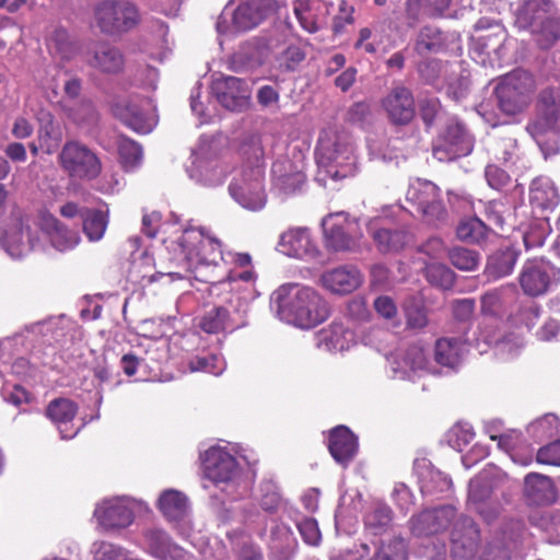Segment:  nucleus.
<instances>
[{
    "label": "nucleus",
    "mask_w": 560,
    "mask_h": 560,
    "mask_svg": "<svg viewBox=\"0 0 560 560\" xmlns=\"http://www.w3.org/2000/svg\"><path fill=\"white\" fill-rule=\"evenodd\" d=\"M0 245L12 257L21 258L39 247V240L30 225V218L20 209L11 213L1 237Z\"/></svg>",
    "instance_id": "obj_11"
},
{
    "label": "nucleus",
    "mask_w": 560,
    "mask_h": 560,
    "mask_svg": "<svg viewBox=\"0 0 560 560\" xmlns=\"http://www.w3.org/2000/svg\"><path fill=\"white\" fill-rule=\"evenodd\" d=\"M226 16H231L232 25L236 31H248L257 26L265 18L264 10L258 0H250L240 3L234 10L230 11L225 8L217 23L219 33H225Z\"/></svg>",
    "instance_id": "obj_24"
},
{
    "label": "nucleus",
    "mask_w": 560,
    "mask_h": 560,
    "mask_svg": "<svg viewBox=\"0 0 560 560\" xmlns=\"http://www.w3.org/2000/svg\"><path fill=\"white\" fill-rule=\"evenodd\" d=\"M371 234L377 249L382 253L398 252L410 241L409 233L404 229L371 228Z\"/></svg>",
    "instance_id": "obj_38"
},
{
    "label": "nucleus",
    "mask_w": 560,
    "mask_h": 560,
    "mask_svg": "<svg viewBox=\"0 0 560 560\" xmlns=\"http://www.w3.org/2000/svg\"><path fill=\"white\" fill-rule=\"evenodd\" d=\"M557 281L552 267L542 262H527L520 275V284L526 295L539 296Z\"/></svg>",
    "instance_id": "obj_23"
},
{
    "label": "nucleus",
    "mask_w": 560,
    "mask_h": 560,
    "mask_svg": "<svg viewBox=\"0 0 560 560\" xmlns=\"http://www.w3.org/2000/svg\"><path fill=\"white\" fill-rule=\"evenodd\" d=\"M125 59L121 51L109 44L96 46L90 65L103 72L116 73L124 67Z\"/></svg>",
    "instance_id": "obj_40"
},
{
    "label": "nucleus",
    "mask_w": 560,
    "mask_h": 560,
    "mask_svg": "<svg viewBox=\"0 0 560 560\" xmlns=\"http://www.w3.org/2000/svg\"><path fill=\"white\" fill-rule=\"evenodd\" d=\"M455 509L444 505L434 510H427L410 520L411 532L416 536H427L445 529L455 517Z\"/></svg>",
    "instance_id": "obj_27"
},
{
    "label": "nucleus",
    "mask_w": 560,
    "mask_h": 560,
    "mask_svg": "<svg viewBox=\"0 0 560 560\" xmlns=\"http://www.w3.org/2000/svg\"><path fill=\"white\" fill-rule=\"evenodd\" d=\"M188 268L195 272L198 280L211 285L218 283L217 270L221 269L223 255L220 242L210 235H206L205 229H186L178 238Z\"/></svg>",
    "instance_id": "obj_3"
},
{
    "label": "nucleus",
    "mask_w": 560,
    "mask_h": 560,
    "mask_svg": "<svg viewBox=\"0 0 560 560\" xmlns=\"http://www.w3.org/2000/svg\"><path fill=\"white\" fill-rule=\"evenodd\" d=\"M271 173L275 185L284 194H293L305 183V174L299 170H292L289 161H278L273 163Z\"/></svg>",
    "instance_id": "obj_36"
},
{
    "label": "nucleus",
    "mask_w": 560,
    "mask_h": 560,
    "mask_svg": "<svg viewBox=\"0 0 560 560\" xmlns=\"http://www.w3.org/2000/svg\"><path fill=\"white\" fill-rule=\"evenodd\" d=\"M552 0H520L514 10L515 24L527 30L540 48L548 49L560 39V16Z\"/></svg>",
    "instance_id": "obj_5"
},
{
    "label": "nucleus",
    "mask_w": 560,
    "mask_h": 560,
    "mask_svg": "<svg viewBox=\"0 0 560 560\" xmlns=\"http://www.w3.org/2000/svg\"><path fill=\"white\" fill-rule=\"evenodd\" d=\"M328 448L337 463L347 466L357 454L358 440L347 427L339 425L330 432Z\"/></svg>",
    "instance_id": "obj_29"
},
{
    "label": "nucleus",
    "mask_w": 560,
    "mask_h": 560,
    "mask_svg": "<svg viewBox=\"0 0 560 560\" xmlns=\"http://www.w3.org/2000/svg\"><path fill=\"white\" fill-rule=\"evenodd\" d=\"M61 170L71 178L93 180L102 172V162L97 154L80 141H67L59 154Z\"/></svg>",
    "instance_id": "obj_8"
},
{
    "label": "nucleus",
    "mask_w": 560,
    "mask_h": 560,
    "mask_svg": "<svg viewBox=\"0 0 560 560\" xmlns=\"http://www.w3.org/2000/svg\"><path fill=\"white\" fill-rule=\"evenodd\" d=\"M159 509L168 521H179L188 513V498L180 491L165 490L159 498Z\"/></svg>",
    "instance_id": "obj_41"
},
{
    "label": "nucleus",
    "mask_w": 560,
    "mask_h": 560,
    "mask_svg": "<svg viewBox=\"0 0 560 560\" xmlns=\"http://www.w3.org/2000/svg\"><path fill=\"white\" fill-rule=\"evenodd\" d=\"M318 165L317 180L326 184L352 176L357 170V158L349 136L336 128L324 129L316 145Z\"/></svg>",
    "instance_id": "obj_2"
},
{
    "label": "nucleus",
    "mask_w": 560,
    "mask_h": 560,
    "mask_svg": "<svg viewBox=\"0 0 560 560\" xmlns=\"http://www.w3.org/2000/svg\"><path fill=\"white\" fill-rule=\"evenodd\" d=\"M374 560H407L404 539L395 538L388 545L382 546L374 556Z\"/></svg>",
    "instance_id": "obj_55"
},
{
    "label": "nucleus",
    "mask_w": 560,
    "mask_h": 560,
    "mask_svg": "<svg viewBox=\"0 0 560 560\" xmlns=\"http://www.w3.org/2000/svg\"><path fill=\"white\" fill-rule=\"evenodd\" d=\"M264 178L262 164L243 165L229 186L231 197L244 209L261 210L267 202Z\"/></svg>",
    "instance_id": "obj_7"
},
{
    "label": "nucleus",
    "mask_w": 560,
    "mask_h": 560,
    "mask_svg": "<svg viewBox=\"0 0 560 560\" xmlns=\"http://www.w3.org/2000/svg\"><path fill=\"white\" fill-rule=\"evenodd\" d=\"M212 92L218 102L229 110H242L250 96L247 82L235 77H220L213 81Z\"/></svg>",
    "instance_id": "obj_21"
},
{
    "label": "nucleus",
    "mask_w": 560,
    "mask_h": 560,
    "mask_svg": "<svg viewBox=\"0 0 560 560\" xmlns=\"http://www.w3.org/2000/svg\"><path fill=\"white\" fill-rule=\"evenodd\" d=\"M229 172L230 167L226 164L215 158H206L201 150L196 153L195 160L188 168L190 178L208 187L221 185Z\"/></svg>",
    "instance_id": "obj_26"
},
{
    "label": "nucleus",
    "mask_w": 560,
    "mask_h": 560,
    "mask_svg": "<svg viewBox=\"0 0 560 560\" xmlns=\"http://www.w3.org/2000/svg\"><path fill=\"white\" fill-rule=\"evenodd\" d=\"M203 471L215 486L232 483L241 474L235 457L220 446H212L205 453Z\"/></svg>",
    "instance_id": "obj_16"
},
{
    "label": "nucleus",
    "mask_w": 560,
    "mask_h": 560,
    "mask_svg": "<svg viewBox=\"0 0 560 560\" xmlns=\"http://www.w3.org/2000/svg\"><path fill=\"white\" fill-rule=\"evenodd\" d=\"M210 294L221 300L222 305L207 312L199 322V327L207 334L233 331L246 325L248 301L241 294L233 293L231 281H219L210 287Z\"/></svg>",
    "instance_id": "obj_4"
},
{
    "label": "nucleus",
    "mask_w": 560,
    "mask_h": 560,
    "mask_svg": "<svg viewBox=\"0 0 560 560\" xmlns=\"http://www.w3.org/2000/svg\"><path fill=\"white\" fill-rule=\"evenodd\" d=\"M77 411V404L67 398H57L49 402L46 415L57 424L61 439H72L78 434L79 429L73 432L68 430V423L73 420Z\"/></svg>",
    "instance_id": "obj_32"
},
{
    "label": "nucleus",
    "mask_w": 560,
    "mask_h": 560,
    "mask_svg": "<svg viewBox=\"0 0 560 560\" xmlns=\"http://www.w3.org/2000/svg\"><path fill=\"white\" fill-rule=\"evenodd\" d=\"M94 19L102 33L115 35L130 31L140 20L139 11L128 1H103L94 9Z\"/></svg>",
    "instance_id": "obj_9"
},
{
    "label": "nucleus",
    "mask_w": 560,
    "mask_h": 560,
    "mask_svg": "<svg viewBox=\"0 0 560 560\" xmlns=\"http://www.w3.org/2000/svg\"><path fill=\"white\" fill-rule=\"evenodd\" d=\"M505 289H494L481 296V311L486 315H498L504 305Z\"/></svg>",
    "instance_id": "obj_57"
},
{
    "label": "nucleus",
    "mask_w": 560,
    "mask_h": 560,
    "mask_svg": "<svg viewBox=\"0 0 560 560\" xmlns=\"http://www.w3.org/2000/svg\"><path fill=\"white\" fill-rule=\"evenodd\" d=\"M524 493L528 502L536 505L550 504L557 497L552 480L536 472L528 474L525 477Z\"/></svg>",
    "instance_id": "obj_31"
},
{
    "label": "nucleus",
    "mask_w": 560,
    "mask_h": 560,
    "mask_svg": "<svg viewBox=\"0 0 560 560\" xmlns=\"http://www.w3.org/2000/svg\"><path fill=\"white\" fill-rule=\"evenodd\" d=\"M539 116L527 126L533 137L541 136L547 130L560 132V91L546 89L538 98Z\"/></svg>",
    "instance_id": "obj_17"
},
{
    "label": "nucleus",
    "mask_w": 560,
    "mask_h": 560,
    "mask_svg": "<svg viewBox=\"0 0 560 560\" xmlns=\"http://www.w3.org/2000/svg\"><path fill=\"white\" fill-rule=\"evenodd\" d=\"M535 88V80L527 71L515 70L504 75L495 88L499 108L508 115L521 113L529 104Z\"/></svg>",
    "instance_id": "obj_6"
},
{
    "label": "nucleus",
    "mask_w": 560,
    "mask_h": 560,
    "mask_svg": "<svg viewBox=\"0 0 560 560\" xmlns=\"http://www.w3.org/2000/svg\"><path fill=\"white\" fill-rule=\"evenodd\" d=\"M360 271L352 266L338 267L322 276L323 285L336 294H348L361 284Z\"/></svg>",
    "instance_id": "obj_28"
},
{
    "label": "nucleus",
    "mask_w": 560,
    "mask_h": 560,
    "mask_svg": "<svg viewBox=\"0 0 560 560\" xmlns=\"http://www.w3.org/2000/svg\"><path fill=\"white\" fill-rule=\"evenodd\" d=\"M262 495L260 505L265 511L273 512L280 504L281 497L271 482H266L261 487Z\"/></svg>",
    "instance_id": "obj_63"
},
{
    "label": "nucleus",
    "mask_w": 560,
    "mask_h": 560,
    "mask_svg": "<svg viewBox=\"0 0 560 560\" xmlns=\"http://www.w3.org/2000/svg\"><path fill=\"white\" fill-rule=\"evenodd\" d=\"M115 115L122 124L139 133H149L155 126L154 119L144 115L137 103L122 102L117 104Z\"/></svg>",
    "instance_id": "obj_35"
},
{
    "label": "nucleus",
    "mask_w": 560,
    "mask_h": 560,
    "mask_svg": "<svg viewBox=\"0 0 560 560\" xmlns=\"http://www.w3.org/2000/svg\"><path fill=\"white\" fill-rule=\"evenodd\" d=\"M427 278L433 285L450 290L454 284L455 273L443 264H431L427 267Z\"/></svg>",
    "instance_id": "obj_51"
},
{
    "label": "nucleus",
    "mask_w": 560,
    "mask_h": 560,
    "mask_svg": "<svg viewBox=\"0 0 560 560\" xmlns=\"http://www.w3.org/2000/svg\"><path fill=\"white\" fill-rule=\"evenodd\" d=\"M443 71L445 75V93L454 100L460 101L467 96L469 90V73L458 62L451 65H441L436 60L428 61L420 67L421 74L428 80L433 82L435 73Z\"/></svg>",
    "instance_id": "obj_15"
},
{
    "label": "nucleus",
    "mask_w": 560,
    "mask_h": 560,
    "mask_svg": "<svg viewBox=\"0 0 560 560\" xmlns=\"http://www.w3.org/2000/svg\"><path fill=\"white\" fill-rule=\"evenodd\" d=\"M474 436L472 428L468 423H457L447 433L450 445L457 451H462L463 447L467 446Z\"/></svg>",
    "instance_id": "obj_54"
},
{
    "label": "nucleus",
    "mask_w": 560,
    "mask_h": 560,
    "mask_svg": "<svg viewBox=\"0 0 560 560\" xmlns=\"http://www.w3.org/2000/svg\"><path fill=\"white\" fill-rule=\"evenodd\" d=\"M407 324L411 328L421 329L428 325L425 308L418 301H412L405 306Z\"/></svg>",
    "instance_id": "obj_60"
},
{
    "label": "nucleus",
    "mask_w": 560,
    "mask_h": 560,
    "mask_svg": "<svg viewBox=\"0 0 560 560\" xmlns=\"http://www.w3.org/2000/svg\"><path fill=\"white\" fill-rule=\"evenodd\" d=\"M417 474L423 495L438 497L448 492L452 488V480L427 463L417 467Z\"/></svg>",
    "instance_id": "obj_34"
},
{
    "label": "nucleus",
    "mask_w": 560,
    "mask_h": 560,
    "mask_svg": "<svg viewBox=\"0 0 560 560\" xmlns=\"http://www.w3.org/2000/svg\"><path fill=\"white\" fill-rule=\"evenodd\" d=\"M541 306L535 302L521 304L518 308L510 315V322L515 327L532 329L541 315Z\"/></svg>",
    "instance_id": "obj_47"
},
{
    "label": "nucleus",
    "mask_w": 560,
    "mask_h": 560,
    "mask_svg": "<svg viewBox=\"0 0 560 560\" xmlns=\"http://www.w3.org/2000/svg\"><path fill=\"white\" fill-rule=\"evenodd\" d=\"M224 369L223 359L215 354L198 355L189 362L191 372H206L218 376L223 373Z\"/></svg>",
    "instance_id": "obj_50"
},
{
    "label": "nucleus",
    "mask_w": 560,
    "mask_h": 560,
    "mask_svg": "<svg viewBox=\"0 0 560 560\" xmlns=\"http://www.w3.org/2000/svg\"><path fill=\"white\" fill-rule=\"evenodd\" d=\"M141 548L150 556L160 560H187V553L173 544L168 534L155 526L142 530Z\"/></svg>",
    "instance_id": "obj_22"
},
{
    "label": "nucleus",
    "mask_w": 560,
    "mask_h": 560,
    "mask_svg": "<svg viewBox=\"0 0 560 560\" xmlns=\"http://www.w3.org/2000/svg\"><path fill=\"white\" fill-rule=\"evenodd\" d=\"M517 143L513 137H502L491 144V152L498 161L510 162L516 153Z\"/></svg>",
    "instance_id": "obj_56"
},
{
    "label": "nucleus",
    "mask_w": 560,
    "mask_h": 560,
    "mask_svg": "<svg viewBox=\"0 0 560 560\" xmlns=\"http://www.w3.org/2000/svg\"><path fill=\"white\" fill-rule=\"evenodd\" d=\"M72 119L80 125L92 126L97 121V113L90 101H84L71 113Z\"/></svg>",
    "instance_id": "obj_61"
},
{
    "label": "nucleus",
    "mask_w": 560,
    "mask_h": 560,
    "mask_svg": "<svg viewBox=\"0 0 560 560\" xmlns=\"http://www.w3.org/2000/svg\"><path fill=\"white\" fill-rule=\"evenodd\" d=\"M326 246L335 252L355 250L359 244L357 224L345 212L330 213L323 219Z\"/></svg>",
    "instance_id": "obj_13"
},
{
    "label": "nucleus",
    "mask_w": 560,
    "mask_h": 560,
    "mask_svg": "<svg viewBox=\"0 0 560 560\" xmlns=\"http://www.w3.org/2000/svg\"><path fill=\"white\" fill-rule=\"evenodd\" d=\"M466 345L458 338H440L435 342L434 359L446 368L454 369L463 360Z\"/></svg>",
    "instance_id": "obj_39"
},
{
    "label": "nucleus",
    "mask_w": 560,
    "mask_h": 560,
    "mask_svg": "<svg viewBox=\"0 0 560 560\" xmlns=\"http://www.w3.org/2000/svg\"><path fill=\"white\" fill-rule=\"evenodd\" d=\"M92 551L95 560H127L125 550L110 542L96 541L93 544Z\"/></svg>",
    "instance_id": "obj_58"
},
{
    "label": "nucleus",
    "mask_w": 560,
    "mask_h": 560,
    "mask_svg": "<svg viewBox=\"0 0 560 560\" xmlns=\"http://www.w3.org/2000/svg\"><path fill=\"white\" fill-rule=\"evenodd\" d=\"M389 365L394 378L412 380L429 370V360L422 346L411 345L392 355Z\"/></svg>",
    "instance_id": "obj_19"
},
{
    "label": "nucleus",
    "mask_w": 560,
    "mask_h": 560,
    "mask_svg": "<svg viewBox=\"0 0 560 560\" xmlns=\"http://www.w3.org/2000/svg\"><path fill=\"white\" fill-rule=\"evenodd\" d=\"M49 46L60 54L61 58L69 59L74 54V46L67 30L55 28L49 36Z\"/></svg>",
    "instance_id": "obj_53"
},
{
    "label": "nucleus",
    "mask_w": 560,
    "mask_h": 560,
    "mask_svg": "<svg viewBox=\"0 0 560 560\" xmlns=\"http://www.w3.org/2000/svg\"><path fill=\"white\" fill-rule=\"evenodd\" d=\"M40 229L58 252L73 249L80 242V236L75 231L69 230L52 215L42 218Z\"/></svg>",
    "instance_id": "obj_30"
},
{
    "label": "nucleus",
    "mask_w": 560,
    "mask_h": 560,
    "mask_svg": "<svg viewBox=\"0 0 560 560\" xmlns=\"http://www.w3.org/2000/svg\"><path fill=\"white\" fill-rule=\"evenodd\" d=\"M491 494L486 475H479L469 482L468 499L471 503H481Z\"/></svg>",
    "instance_id": "obj_59"
},
{
    "label": "nucleus",
    "mask_w": 560,
    "mask_h": 560,
    "mask_svg": "<svg viewBox=\"0 0 560 560\" xmlns=\"http://www.w3.org/2000/svg\"><path fill=\"white\" fill-rule=\"evenodd\" d=\"M537 462L560 466V440L540 447L537 452Z\"/></svg>",
    "instance_id": "obj_64"
},
{
    "label": "nucleus",
    "mask_w": 560,
    "mask_h": 560,
    "mask_svg": "<svg viewBox=\"0 0 560 560\" xmlns=\"http://www.w3.org/2000/svg\"><path fill=\"white\" fill-rule=\"evenodd\" d=\"M448 258L454 267L463 271H472L480 262L479 254L465 247L453 248L448 253Z\"/></svg>",
    "instance_id": "obj_49"
},
{
    "label": "nucleus",
    "mask_w": 560,
    "mask_h": 560,
    "mask_svg": "<svg viewBox=\"0 0 560 560\" xmlns=\"http://www.w3.org/2000/svg\"><path fill=\"white\" fill-rule=\"evenodd\" d=\"M445 38L440 28L427 25L423 26L417 37L415 49L420 55L435 52L443 48Z\"/></svg>",
    "instance_id": "obj_45"
},
{
    "label": "nucleus",
    "mask_w": 560,
    "mask_h": 560,
    "mask_svg": "<svg viewBox=\"0 0 560 560\" xmlns=\"http://www.w3.org/2000/svg\"><path fill=\"white\" fill-rule=\"evenodd\" d=\"M118 153L120 163L126 171H133L142 162L141 147L136 141L129 138H119Z\"/></svg>",
    "instance_id": "obj_46"
},
{
    "label": "nucleus",
    "mask_w": 560,
    "mask_h": 560,
    "mask_svg": "<svg viewBox=\"0 0 560 560\" xmlns=\"http://www.w3.org/2000/svg\"><path fill=\"white\" fill-rule=\"evenodd\" d=\"M277 249L289 257L315 259L319 249L306 228H292L280 235Z\"/></svg>",
    "instance_id": "obj_20"
},
{
    "label": "nucleus",
    "mask_w": 560,
    "mask_h": 560,
    "mask_svg": "<svg viewBox=\"0 0 560 560\" xmlns=\"http://www.w3.org/2000/svg\"><path fill=\"white\" fill-rule=\"evenodd\" d=\"M487 226L477 219L470 218L459 222L456 229L457 237L466 243H479L487 236Z\"/></svg>",
    "instance_id": "obj_48"
},
{
    "label": "nucleus",
    "mask_w": 560,
    "mask_h": 560,
    "mask_svg": "<svg viewBox=\"0 0 560 560\" xmlns=\"http://www.w3.org/2000/svg\"><path fill=\"white\" fill-rule=\"evenodd\" d=\"M479 540V529L468 517H460L451 533L452 556L455 560H470Z\"/></svg>",
    "instance_id": "obj_25"
},
{
    "label": "nucleus",
    "mask_w": 560,
    "mask_h": 560,
    "mask_svg": "<svg viewBox=\"0 0 560 560\" xmlns=\"http://www.w3.org/2000/svg\"><path fill=\"white\" fill-rule=\"evenodd\" d=\"M392 522V510L383 502H373L364 515V527L372 535L385 533Z\"/></svg>",
    "instance_id": "obj_43"
},
{
    "label": "nucleus",
    "mask_w": 560,
    "mask_h": 560,
    "mask_svg": "<svg viewBox=\"0 0 560 560\" xmlns=\"http://www.w3.org/2000/svg\"><path fill=\"white\" fill-rule=\"evenodd\" d=\"M382 107L394 125H408L415 117L416 105L411 91L401 85H394L382 100Z\"/></svg>",
    "instance_id": "obj_18"
},
{
    "label": "nucleus",
    "mask_w": 560,
    "mask_h": 560,
    "mask_svg": "<svg viewBox=\"0 0 560 560\" xmlns=\"http://www.w3.org/2000/svg\"><path fill=\"white\" fill-rule=\"evenodd\" d=\"M560 196L553 182L548 177H537L530 184L529 202L541 211L553 210L559 205Z\"/></svg>",
    "instance_id": "obj_33"
},
{
    "label": "nucleus",
    "mask_w": 560,
    "mask_h": 560,
    "mask_svg": "<svg viewBox=\"0 0 560 560\" xmlns=\"http://www.w3.org/2000/svg\"><path fill=\"white\" fill-rule=\"evenodd\" d=\"M277 316L300 328H312L329 315V307L312 288L295 283L279 287L271 295Z\"/></svg>",
    "instance_id": "obj_1"
},
{
    "label": "nucleus",
    "mask_w": 560,
    "mask_h": 560,
    "mask_svg": "<svg viewBox=\"0 0 560 560\" xmlns=\"http://www.w3.org/2000/svg\"><path fill=\"white\" fill-rule=\"evenodd\" d=\"M474 139L456 118H450L441 130L433 147L439 161H452L472 151Z\"/></svg>",
    "instance_id": "obj_12"
},
{
    "label": "nucleus",
    "mask_w": 560,
    "mask_h": 560,
    "mask_svg": "<svg viewBox=\"0 0 560 560\" xmlns=\"http://www.w3.org/2000/svg\"><path fill=\"white\" fill-rule=\"evenodd\" d=\"M406 201L410 203L418 214L428 223L445 221L447 212L441 199L439 187L430 180L420 178L409 184L406 191Z\"/></svg>",
    "instance_id": "obj_10"
},
{
    "label": "nucleus",
    "mask_w": 560,
    "mask_h": 560,
    "mask_svg": "<svg viewBox=\"0 0 560 560\" xmlns=\"http://www.w3.org/2000/svg\"><path fill=\"white\" fill-rule=\"evenodd\" d=\"M241 154L247 159L245 165L262 164L264 148L261 137L257 133H252L243 139L240 148Z\"/></svg>",
    "instance_id": "obj_52"
},
{
    "label": "nucleus",
    "mask_w": 560,
    "mask_h": 560,
    "mask_svg": "<svg viewBox=\"0 0 560 560\" xmlns=\"http://www.w3.org/2000/svg\"><path fill=\"white\" fill-rule=\"evenodd\" d=\"M82 228L91 242L103 238L108 225V213L100 209L84 208L81 212Z\"/></svg>",
    "instance_id": "obj_42"
},
{
    "label": "nucleus",
    "mask_w": 560,
    "mask_h": 560,
    "mask_svg": "<svg viewBox=\"0 0 560 560\" xmlns=\"http://www.w3.org/2000/svg\"><path fill=\"white\" fill-rule=\"evenodd\" d=\"M516 260L517 254L511 248L495 252L488 259L486 272L493 278L509 276L513 271Z\"/></svg>",
    "instance_id": "obj_44"
},
{
    "label": "nucleus",
    "mask_w": 560,
    "mask_h": 560,
    "mask_svg": "<svg viewBox=\"0 0 560 560\" xmlns=\"http://www.w3.org/2000/svg\"><path fill=\"white\" fill-rule=\"evenodd\" d=\"M301 536L308 545L316 546L320 541V532L316 520L312 517H304L296 524Z\"/></svg>",
    "instance_id": "obj_62"
},
{
    "label": "nucleus",
    "mask_w": 560,
    "mask_h": 560,
    "mask_svg": "<svg viewBox=\"0 0 560 560\" xmlns=\"http://www.w3.org/2000/svg\"><path fill=\"white\" fill-rule=\"evenodd\" d=\"M351 336V331L346 329L342 324L332 323L315 335V345L326 351H343L348 348V337Z\"/></svg>",
    "instance_id": "obj_37"
},
{
    "label": "nucleus",
    "mask_w": 560,
    "mask_h": 560,
    "mask_svg": "<svg viewBox=\"0 0 560 560\" xmlns=\"http://www.w3.org/2000/svg\"><path fill=\"white\" fill-rule=\"evenodd\" d=\"M138 504L127 497L106 499L96 505L93 516L104 529H124L132 524Z\"/></svg>",
    "instance_id": "obj_14"
}]
</instances>
